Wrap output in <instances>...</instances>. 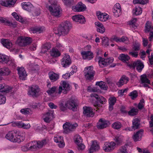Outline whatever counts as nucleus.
<instances>
[{
	"label": "nucleus",
	"mask_w": 153,
	"mask_h": 153,
	"mask_svg": "<svg viewBox=\"0 0 153 153\" xmlns=\"http://www.w3.org/2000/svg\"><path fill=\"white\" fill-rule=\"evenodd\" d=\"M5 137L9 140L13 142L19 143L25 139L22 136V133L17 130H14L8 132L5 136Z\"/></svg>",
	"instance_id": "1"
},
{
	"label": "nucleus",
	"mask_w": 153,
	"mask_h": 153,
	"mask_svg": "<svg viewBox=\"0 0 153 153\" xmlns=\"http://www.w3.org/2000/svg\"><path fill=\"white\" fill-rule=\"evenodd\" d=\"M78 104V102L76 100L71 98L65 104L61 103L59 104V107L60 110L63 111H66L68 108L73 111H77Z\"/></svg>",
	"instance_id": "2"
},
{
	"label": "nucleus",
	"mask_w": 153,
	"mask_h": 153,
	"mask_svg": "<svg viewBox=\"0 0 153 153\" xmlns=\"http://www.w3.org/2000/svg\"><path fill=\"white\" fill-rule=\"evenodd\" d=\"M91 97H94L97 100L94 103V109L96 111L100 109L101 106L99 103H100L101 104H104L106 102V100L104 97L102 96H99L97 94L95 93H93L91 94Z\"/></svg>",
	"instance_id": "3"
},
{
	"label": "nucleus",
	"mask_w": 153,
	"mask_h": 153,
	"mask_svg": "<svg viewBox=\"0 0 153 153\" xmlns=\"http://www.w3.org/2000/svg\"><path fill=\"white\" fill-rule=\"evenodd\" d=\"M72 27L71 24L68 21H66L60 26L58 29V33L65 36L67 34Z\"/></svg>",
	"instance_id": "4"
},
{
	"label": "nucleus",
	"mask_w": 153,
	"mask_h": 153,
	"mask_svg": "<svg viewBox=\"0 0 153 153\" xmlns=\"http://www.w3.org/2000/svg\"><path fill=\"white\" fill-rule=\"evenodd\" d=\"M46 143V140H43L41 141H33L28 143V146L30 150L35 151L41 148Z\"/></svg>",
	"instance_id": "5"
},
{
	"label": "nucleus",
	"mask_w": 153,
	"mask_h": 153,
	"mask_svg": "<svg viewBox=\"0 0 153 153\" xmlns=\"http://www.w3.org/2000/svg\"><path fill=\"white\" fill-rule=\"evenodd\" d=\"M48 10L52 15L58 17L60 16L62 11L60 7L56 3L51 4L48 7Z\"/></svg>",
	"instance_id": "6"
},
{
	"label": "nucleus",
	"mask_w": 153,
	"mask_h": 153,
	"mask_svg": "<svg viewBox=\"0 0 153 153\" xmlns=\"http://www.w3.org/2000/svg\"><path fill=\"white\" fill-rule=\"evenodd\" d=\"M39 88L38 85H32L29 87L27 94L33 98H36L39 96Z\"/></svg>",
	"instance_id": "7"
},
{
	"label": "nucleus",
	"mask_w": 153,
	"mask_h": 153,
	"mask_svg": "<svg viewBox=\"0 0 153 153\" xmlns=\"http://www.w3.org/2000/svg\"><path fill=\"white\" fill-rule=\"evenodd\" d=\"M84 75L87 79L91 80L93 79L95 72L92 66L86 67L83 71Z\"/></svg>",
	"instance_id": "8"
},
{
	"label": "nucleus",
	"mask_w": 153,
	"mask_h": 153,
	"mask_svg": "<svg viewBox=\"0 0 153 153\" xmlns=\"http://www.w3.org/2000/svg\"><path fill=\"white\" fill-rule=\"evenodd\" d=\"M77 126V123H72L66 122L63 126L64 129V132L67 134L71 132L74 131Z\"/></svg>",
	"instance_id": "9"
},
{
	"label": "nucleus",
	"mask_w": 153,
	"mask_h": 153,
	"mask_svg": "<svg viewBox=\"0 0 153 153\" xmlns=\"http://www.w3.org/2000/svg\"><path fill=\"white\" fill-rule=\"evenodd\" d=\"M70 88L69 84L67 82L63 81L61 85L59 87L58 93L60 94L62 92L66 94L70 90Z\"/></svg>",
	"instance_id": "10"
},
{
	"label": "nucleus",
	"mask_w": 153,
	"mask_h": 153,
	"mask_svg": "<svg viewBox=\"0 0 153 153\" xmlns=\"http://www.w3.org/2000/svg\"><path fill=\"white\" fill-rule=\"evenodd\" d=\"M116 143L114 142H106L104 144L102 149L105 152H110L114 149Z\"/></svg>",
	"instance_id": "11"
},
{
	"label": "nucleus",
	"mask_w": 153,
	"mask_h": 153,
	"mask_svg": "<svg viewBox=\"0 0 153 153\" xmlns=\"http://www.w3.org/2000/svg\"><path fill=\"white\" fill-rule=\"evenodd\" d=\"M130 66L134 68H136L137 70L139 72H141L144 67L143 62L140 60L133 62L130 65Z\"/></svg>",
	"instance_id": "12"
},
{
	"label": "nucleus",
	"mask_w": 153,
	"mask_h": 153,
	"mask_svg": "<svg viewBox=\"0 0 153 153\" xmlns=\"http://www.w3.org/2000/svg\"><path fill=\"white\" fill-rule=\"evenodd\" d=\"M17 0H0V4L6 7H12L14 6Z\"/></svg>",
	"instance_id": "13"
},
{
	"label": "nucleus",
	"mask_w": 153,
	"mask_h": 153,
	"mask_svg": "<svg viewBox=\"0 0 153 153\" xmlns=\"http://www.w3.org/2000/svg\"><path fill=\"white\" fill-rule=\"evenodd\" d=\"M71 61L69 55L65 54V56L61 59V64L62 67L66 68L71 64Z\"/></svg>",
	"instance_id": "14"
},
{
	"label": "nucleus",
	"mask_w": 153,
	"mask_h": 153,
	"mask_svg": "<svg viewBox=\"0 0 153 153\" xmlns=\"http://www.w3.org/2000/svg\"><path fill=\"white\" fill-rule=\"evenodd\" d=\"M145 31L146 32H150L149 39V41H151L153 38V26L151 25L149 21L146 24Z\"/></svg>",
	"instance_id": "15"
},
{
	"label": "nucleus",
	"mask_w": 153,
	"mask_h": 153,
	"mask_svg": "<svg viewBox=\"0 0 153 153\" xmlns=\"http://www.w3.org/2000/svg\"><path fill=\"white\" fill-rule=\"evenodd\" d=\"M13 88L8 85L2 84H0V92H1L12 93L14 92L13 91Z\"/></svg>",
	"instance_id": "16"
},
{
	"label": "nucleus",
	"mask_w": 153,
	"mask_h": 153,
	"mask_svg": "<svg viewBox=\"0 0 153 153\" xmlns=\"http://www.w3.org/2000/svg\"><path fill=\"white\" fill-rule=\"evenodd\" d=\"M17 70L20 79L22 80H25L27 76V74L24 68L18 67Z\"/></svg>",
	"instance_id": "17"
},
{
	"label": "nucleus",
	"mask_w": 153,
	"mask_h": 153,
	"mask_svg": "<svg viewBox=\"0 0 153 153\" xmlns=\"http://www.w3.org/2000/svg\"><path fill=\"white\" fill-rule=\"evenodd\" d=\"M83 113L85 116L88 117H92L94 116V113L93 111V109L91 108L83 107Z\"/></svg>",
	"instance_id": "18"
},
{
	"label": "nucleus",
	"mask_w": 153,
	"mask_h": 153,
	"mask_svg": "<svg viewBox=\"0 0 153 153\" xmlns=\"http://www.w3.org/2000/svg\"><path fill=\"white\" fill-rule=\"evenodd\" d=\"M86 8L85 5L81 2H79L76 6H72V9L74 11L79 12L84 11Z\"/></svg>",
	"instance_id": "19"
},
{
	"label": "nucleus",
	"mask_w": 153,
	"mask_h": 153,
	"mask_svg": "<svg viewBox=\"0 0 153 153\" xmlns=\"http://www.w3.org/2000/svg\"><path fill=\"white\" fill-rule=\"evenodd\" d=\"M54 111H49L44 116V120L46 122H49L53 118Z\"/></svg>",
	"instance_id": "20"
},
{
	"label": "nucleus",
	"mask_w": 153,
	"mask_h": 153,
	"mask_svg": "<svg viewBox=\"0 0 153 153\" xmlns=\"http://www.w3.org/2000/svg\"><path fill=\"white\" fill-rule=\"evenodd\" d=\"M109 124V122L100 119L99 120V123L97 125V127L99 129H102L108 126Z\"/></svg>",
	"instance_id": "21"
},
{
	"label": "nucleus",
	"mask_w": 153,
	"mask_h": 153,
	"mask_svg": "<svg viewBox=\"0 0 153 153\" xmlns=\"http://www.w3.org/2000/svg\"><path fill=\"white\" fill-rule=\"evenodd\" d=\"M81 54L84 59L90 60L94 57L93 53L90 51H83L81 53Z\"/></svg>",
	"instance_id": "22"
},
{
	"label": "nucleus",
	"mask_w": 153,
	"mask_h": 153,
	"mask_svg": "<svg viewBox=\"0 0 153 153\" xmlns=\"http://www.w3.org/2000/svg\"><path fill=\"white\" fill-rule=\"evenodd\" d=\"M73 21L79 23L83 24L85 22L84 17L81 15H75L72 17Z\"/></svg>",
	"instance_id": "23"
},
{
	"label": "nucleus",
	"mask_w": 153,
	"mask_h": 153,
	"mask_svg": "<svg viewBox=\"0 0 153 153\" xmlns=\"http://www.w3.org/2000/svg\"><path fill=\"white\" fill-rule=\"evenodd\" d=\"M92 144L89 149L90 153H92L97 151L100 149V146L97 141H92Z\"/></svg>",
	"instance_id": "24"
},
{
	"label": "nucleus",
	"mask_w": 153,
	"mask_h": 153,
	"mask_svg": "<svg viewBox=\"0 0 153 153\" xmlns=\"http://www.w3.org/2000/svg\"><path fill=\"white\" fill-rule=\"evenodd\" d=\"M143 132V129H141L136 132V133L133 136V139L134 141L136 142L140 140Z\"/></svg>",
	"instance_id": "25"
},
{
	"label": "nucleus",
	"mask_w": 153,
	"mask_h": 153,
	"mask_svg": "<svg viewBox=\"0 0 153 153\" xmlns=\"http://www.w3.org/2000/svg\"><path fill=\"white\" fill-rule=\"evenodd\" d=\"M49 77L51 82L56 81L59 78V75L53 71H51L48 74Z\"/></svg>",
	"instance_id": "26"
},
{
	"label": "nucleus",
	"mask_w": 153,
	"mask_h": 153,
	"mask_svg": "<svg viewBox=\"0 0 153 153\" xmlns=\"http://www.w3.org/2000/svg\"><path fill=\"white\" fill-rule=\"evenodd\" d=\"M96 14L98 19L101 21H105L108 18V14L101 13L100 12H97Z\"/></svg>",
	"instance_id": "27"
},
{
	"label": "nucleus",
	"mask_w": 153,
	"mask_h": 153,
	"mask_svg": "<svg viewBox=\"0 0 153 153\" xmlns=\"http://www.w3.org/2000/svg\"><path fill=\"white\" fill-rule=\"evenodd\" d=\"M1 42L3 45L8 49H10L12 47V44L9 40L6 39H1Z\"/></svg>",
	"instance_id": "28"
},
{
	"label": "nucleus",
	"mask_w": 153,
	"mask_h": 153,
	"mask_svg": "<svg viewBox=\"0 0 153 153\" xmlns=\"http://www.w3.org/2000/svg\"><path fill=\"white\" fill-rule=\"evenodd\" d=\"M132 128L134 130L139 128H140V120L137 118L133 120L132 121Z\"/></svg>",
	"instance_id": "29"
},
{
	"label": "nucleus",
	"mask_w": 153,
	"mask_h": 153,
	"mask_svg": "<svg viewBox=\"0 0 153 153\" xmlns=\"http://www.w3.org/2000/svg\"><path fill=\"white\" fill-rule=\"evenodd\" d=\"M15 125L19 128H21L24 129H28L30 127L29 124H25L22 122H18L15 123Z\"/></svg>",
	"instance_id": "30"
},
{
	"label": "nucleus",
	"mask_w": 153,
	"mask_h": 153,
	"mask_svg": "<svg viewBox=\"0 0 153 153\" xmlns=\"http://www.w3.org/2000/svg\"><path fill=\"white\" fill-rule=\"evenodd\" d=\"M21 5L24 9L28 11L31 10V9L33 7V5L29 2H23L21 4Z\"/></svg>",
	"instance_id": "31"
},
{
	"label": "nucleus",
	"mask_w": 153,
	"mask_h": 153,
	"mask_svg": "<svg viewBox=\"0 0 153 153\" xmlns=\"http://www.w3.org/2000/svg\"><path fill=\"white\" fill-rule=\"evenodd\" d=\"M116 99L115 97H110L109 99V110L112 111L113 109V106L116 102Z\"/></svg>",
	"instance_id": "32"
},
{
	"label": "nucleus",
	"mask_w": 153,
	"mask_h": 153,
	"mask_svg": "<svg viewBox=\"0 0 153 153\" xmlns=\"http://www.w3.org/2000/svg\"><path fill=\"white\" fill-rule=\"evenodd\" d=\"M10 72L9 69L6 67L0 68V76H7Z\"/></svg>",
	"instance_id": "33"
},
{
	"label": "nucleus",
	"mask_w": 153,
	"mask_h": 153,
	"mask_svg": "<svg viewBox=\"0 0 153 153\" xmlns=\"http://www.w3.org/2000/svg\"><path fill=\"white\" fill-rule=\"evenodd\" d=\"M129 80L128 78L126 76H123L120 79L118 83L119 84V87H121L124 84L127 83Z\"/></svg>",
	"instance_id": "34"
},
{
	"label": "nucleus",
	"mask_w": 153,
	"mask_h": 153,
	"mask_svg": "<svg viewBox=\"0 0 153 153\" xmlns=\"http://www.w3.org/2000/svg\"><path fill=\"white\" fill-rule=\"evenodd\" d=\"M51 55L53 57H57L61 55V53L57 49L53 48L51 52Z\"/></svg>",
	"instance_id": "35"
},
{
	"label": "nucleus",
	"mask_w": 153,
	"mask_h": 153,
	"mask_svg": "<svg viewBox=\"0 0 153 153\" xmlns=\"http://www.w3.org/2000/svg\"><path fill=\"white\" fill-rule=\"evenodd\" d=\"M41 52L45 53L51 48V45L50 43H47L42 46Z\"/></svg>",
	"instance_id": "36"
},
{
	"label": "nucleus",
	"mask_w": 153,
	"mask_h": 153,
	"mask_svg": "<svg viewBox=\"0 0 153 153\" xmlns=\"http://www.w3.org/2000/svg\"><path fill=\"white\" fill-rule=\"evenodd\" d=\"M98 58L99 59L98 61L99 65L100 67L103 68L107 65L106 63L107 62H106L105 59L100 56H99Z\"/></svg>",
	"instance_id": "37"
},
{
	"label": "nucleus",
	"mask_w": 153,
	"mask_h": 153,
	"mask_svg": "<svg viewBox=\"0 0 153 153\" xmlns=\"http://www.w3.org/2000/svg\"><path fill=\"white\" fill-rule=\"evenodd\" d=\"M96 85L99 86L100 88L103 90H106L108 88L105 83L102 81L97 82Z\"/></svg>",
	"instance_id": "38"
},
{
	"label": "nucleus",
	"mask_w": 153,
	"mask_h": 153,
	"mask_svg": "<svg viewBox=\"0 0 153 153\" xmlns=\"http://www.w3.org/2000/svg\"><path fill=\"white\" fill-rule=\"evenodd\" d=\"M114 140L115 142L116 145H120L123 142V137L120 135L116 136L114 138Z\"/></svg>",
	"instance_id": "39"
},
{
	"label": "nucleus",
	"mask_w": 153,
	"mask_h": 153,
	"mask_svg": "<svg viewBox=\"0 0 153 153\" xmlns=\"http://www.w3.org/2000/svg\"><path fill=\"white\" fill-rule=\"evenodd\" d=\"M111 126L114 129L119 130L122 127V125L120 122L117 121L113 123Z\"/></svg>",
	"instance_id": "40"
},
{
	"label": "nucleus",
	"mask_w": 153,
	"mask_h": 153,
	"mask_svg": "<svg viewBox=\"0 0 153 153\" xmlns=\"http://www.w3.org/2000/svg\"><path fill=\"white\" fill-rule=\"evenodd\" d=\"M141 81L142 83H146L147 84H150V80L147 78V76L146 74H143L140 76Z\"/></svg>",
	"instance_id": "41"
},
{
	"label": "nucleus",
	"mask_w": 153,
	"mask_h": 153,
	"mask_svg": "<svg viewBox=\"0 0 153 153\" xmlns=\"http://www.w3.org/2000/svg\"><path fill=\"white\" fill-rule=\"evenodd\" d=\"M133 12L136 16L139 15L142 13V9L139 7H136L133 10Z\"/></svg>",
	"instance_id": "42"
},
{
	"label": "nucleus",
	"mask_w": 153,
	"mask_h": 153,
	"mask_svg": "<svg viewBox=\"0 0 153 153\" xmlns=\"http://www.w3.org/2000/svg\"><path fill=\"white\" fill-rule=\"evenodd\" d=\"M119 59L123 62H126L130 59V57L127 54H121L120 56Z\"/></svg>",
	"instance_id": "43"
},
{
	"label": "nucleus",
	"mask_w": 153,
	"mask_h": 153,
	"mask_svg": "<svg viewBox=\"0 0 153 153\" xmlns=\"http://www.w3.org/2000/svg\"><path fill=\"white\" fill-rule=\"evenodd\" d=\"M127 145L122 146L117 151V153H127Z\"/></svg>",
	"instance_id": "44"
},
{
	"label": "nucleus",
	"mask_w": 153,
	"mask_h": 153,
	"mask_svg": "<svg viewBox=\"0 0 153 153\" xmlns=\"http://www.w3.org/2000/svg\"><path fill=\"white\" fill-rule=\"evenodd\" d=\"M149 0H133V3L134 4H139L143 5L147 3Z\"/></svg>",
	"instance_id": "45"
},
{
	"label": "nucleus",
	"mask_w": 153,
	"mask_h": 153,
	"mask_svg": "<svg viewBox=\"0 0 153 153\" xmlns=\"http://www.w3.org/2000/svg\"><path fill=\"white\" fill-rule=\"evenodd\" d=\"M24 37H20L16 41V43L21 46H24Z\"/></svg>",
	"instance_id": "46"
},
{
	"label": "nucleus",
	"mask_w": 153,
	"mask_h": 153,
	"mask_svg": "<svg viewBox=\"0 0 153 153\" xmlns=\"http://www.w3.org/2000/svg\"><path fill=\"white\" fill-rule=\"evenodd\" d=\"M138 111L137 109L133 108L128 112V114L130 116H134L137 114Z\"/></svg>",
	"instance_id": "47"
},
{
	"label": "nucleus",
	"mask_w": 153,
	"mask_h": 153,
	"mask_svg": "<svg viewBox=\"0 0 153 153\" xmlns=\"http://www.w3.org/2000/svg\"><path fill=\"white\" fill-rule=\"evenodd\" d=\"M24 46L30 44L32 42V39L30 37H24Z\"/></svg>",
	"instance_id": "48"
},
{
	"label": "nucleus",
	"mask_w": 153,
	"mask_h": 153,
	"mask_svg": "<svg viewBox=\"0 0 153 153\" xmlns=\"http://www.w3.org/2000/svg\"><path fill=\"white\" fill-rule=\"evenodd\" d=\"M129 96L131 97V99L132 100H134L138 96V93L136 91H134L130 93L129 94Z\"/></svg>",
	"instance_id": "49"
},
{
	"label": "nucleus",
	"mask_w": 153,
	"mask_h": 153,
	"mask_svg": "<svg viewBox=\"0 0 153 153\" xmlns=\"http://www.w3.org/2000/svg\"><path fill=\"white\" fill-rule=\"evenodd\" d=\"M102 43L103 45L106 46L109 45V39L107 37H103L101 38Z\"/></svg>",
	"instance_id": "50"
},
{
	"label": "nucleus",
	"mask_w": 153,
	"mask_h": 153,
	"mask_svg": "<svg viewBox=\"0 0 153 153\" xmlns=\"http://www.w3.org/2000/svg\"><path fill=\"white\" fill-rule=\"evenodd\" d=\"M20 111L24 114H29L32 113V111L31 110L28 108L22 109Z\"/></svg>",
	"instance_id": "51"
},
{
	"label": "nucleus",
	"mask_w": 153,
	"mask_h": 153,
	"mask_svg": "<svg viewBox=\"0 0 153 153\" xmlns=\"http://www.w3.org/2000/svg\"><path fill=\"white\" fill-rule=\"evenodd\" d=\"M75 142L76 144H79L82 142V139L81 138L80 136L78 135H76L75 136Z\"/></svg>",
	"instance_id": "52"
},
{
	"label": "nucleus",
	"mask_w": 153,
	"mask_h": 153,
	"mask_svg": "<svg viewBox=\"0 0 153 153\" xmlns=\"http://www.w3.org/2000/svg\"><path fill=\"white\" fill-rule=\"evenodd\" d=\"M65 4L68 6H71L74 4V0H62Z\"/></svg>",
	"instance_id": "53"
},
{
	"label": "nucleus",
	"mask_w": 153,
	"mask_h": 153,
	"mask_svg": "<svg viewBox=\"0 0 153 153\" xmlns=\"http://www.w3.org/2000/svg\"><path fill=\"white\" fill-rule=\"evenodd\" d=\"M140 44L139 43L135 42L134 44L133 47L132 48V50L137 52L140 49Z\"/></svg>",
	"instance_id": "54"
},
{
	"label": "nucleus",
	"mask_w": 153,
	"mask_h": 153,
	"mask_svg": "<svg viewBox=\"0 0 153 153\" xmlns=\"http://www.w3.org/2000/svg\"><path fill=\"white\" fill-rule=\"evenodd\" d=\"M144 102L145 101L144 99H142L140 100L137 106L138 109L141 110L143 109L144 107Z\"/></svg>",
	"instance_id": "55"
},
{
	"label": "nucleus",
	"mask_w": 153,
	"mask_h": 153,
	"mask_svg": "<svg viewBox=\"0 0 153 153\" xmlns=\"http://www.w3.org/2000/svg\"><path fill=\"white\" fill-rule=\"evenodd\" d=\"M41 29L40 27H32L30 29V31L33 33L40 31Z\"/></svg>",
	"instance_id": "56"
},
{
	"label": "nucleus",
	"mask_w": 153,
	"mask_h": 153,
	"mask_svg": "<svg viewBox=\"0 0 153 153\" xmlns=\"http://www.w3.org/2000/svg\"><path fill=\"white\" fill-rule=\"evenodd\" d=\"M5 25L10 26L13 28H15L17 27V25L16 23L13 24L7 20L6 23H5Z\"/></svg>",
	"instance_id": "57"
},
{
	"label": "nucleus",
	"mask_w": 153,
	"mask_h": 153,
	"mask_svg": "<svg viewBox=\"0 0 153 153\" xmlns=\"http://www.w3.org/2000/svg\"><path fill=\"white\" fill-rule=\"evenodd\" d=\"M56 89V88L55 87H53L50 89H49L47 91V92L49 94L51 95L52 94L54 93Z\"/></svg>",
	"instance_id": "58"
},
{
	"label": "nucleus",
	"mask_w": 153,
	"mask_h": 153,
	"mask_svg": "<svg viewBox=\"0 0 153 153\" xmlns=\"http://www.w3.org/2000/svg\"><path fill=\"white\" fill-rule=\"evenodd\" d=\"M6 98L5 96L0 94V104H4L5 103Z\"/></svg>",
	"instance_id": "59"
},
{
	"label": "nucleus",
	"mask_w": 153,
	"mask_h": 153,
	"mask_svg": "<svg viewBox=\"0 0 153 153\" xmlns=\"http://www.w3.org/2000/svg\"><path fill=\"white\" fill-rule=\"evenodd\" d=\"M63 137L61 136H58L55 137L54 138V140L55 142L56 143H59L61 141H63Z\"/></svg>",
	"instance_id": "60"
},
{
	"label": "nucleus",
	"mask_w": 153,
	"mask_h": 153,
	"mask_svg": "<svg viewBox=\"0 0 153 153\" xmlns=\"http://www.w3.org/2000/svg\"><path fill=\"white\" fill-rule=\"evenodd\" d=\"M12 15L15 19L17 20L20 22H22V19L21 18H20L19 16H18L17 13L16 12L13 13L12 14Z\"/></svg>",
	"instance_id": "61"
},
{
	"label": "nucleus",
	"mask_w": 153,
	"mask_h": 153,
	"mask_svg": "<svg viewBox=\"0 0 153 153\" xmlns=\"http://www.w3.org/2000/svg\"><path fill=\"white\" fill-rule=\"evenodd\" d=\"M39 66L37 64H31L30 65L31 70L32 71L38 70Z\"/></svg>",
	"instance_id": "62"
},
{
	"label": "nucleus",
	"mask_w": 153,
	"mask_h": 153,
	"mask_svg": "<svg viewBox=\"0 0 153 153\" xmlns=\"http://www.w3.org/2000/svg\"><path fill=\"white\" fill-rule=\"evenodd\" d=\"M2 61L1 62L7 63L9 60V58L8 56H7L3 55L2 56Z\"/></svg>",
	"instance_id": "63"
},
{
	"label": "nucleus",
	"mask_w": 153,
	"mask_h": 153,
	"mask_svg": "<svg viewBox=\"0 0 153 153\" xmlns=\"http://www.w3.org/2000/svg\"><path fill=\"white\" fill-rule=\"evenodd\" d=\"M114 14V15L115 16L118 17L121 14V10H112Z\"/></svg>",
	"instance_id": "64"
}]
</instances>
